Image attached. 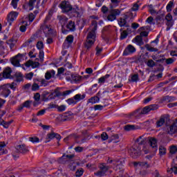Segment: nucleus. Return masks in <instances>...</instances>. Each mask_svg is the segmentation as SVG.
Returning a JSON list of instances; mask_svg holds the SVG:
<instances>
[{
	"label": "nucleus",
	"instance_id": "nucleus-1",
	"mask_svg": "<svg viewBox=\"0 0 177 177\" xmlns=\"http://www.w3.org/2000/svg\"><path fill=\"white\" fill-rule=\"evenodd\" d=\"M97 30V22L95 20L91 22V30L88 33L86 42L84 43V48L86 50H91L92 46L95 45L96 41V30Z\"/></svg>",
	"mask_w": 177,
	"mask_h": 177
},
{
	"label": "nucleus",
	"instance_id": "nucleus-2",
	"mask_svg": "<svg viewBox=\"0 0 177 177\" xmlns=\"http://www.w3.org/2000/svg\"><path fill=\"white\" fill-rule=\"evenodd\" d=\"M158 106L156 104L149 105L144 107L143 109H138L136 111L130 114V117H135V118H142L143 115L150 113L153 110H157Z\"/></svg>",
	"mask_w": 177,
	"mask_h": 177
},
{
	"label": "nucleus",
	"instance_id": "nucleus-3",
	"mask_svg": "<svg viewBox=\"0 0 177 177\" xmlns=\"http://www.w3.org/2000/svg\"><path fill=\"white\" fill-rule=\"evenodd\" d=\"M132 17H133V14L132 12H126L118 20L120 27H128V22L131 21Z\"/></svg>",
	"mask_w": 177,
	"mask_h": 177
},
{
	"label": "nucleus",
	"instance_id": "nucleus-4",
	"mask_svg": "<svg viewBox=\"0 0 177 177\" xmlns=\"http://www.w3.org/2000/svg\"><path fill=\"white\" fill-rule=\"evenodd\" d=\"M141 153L142 149H140V146L139 145H134L129 149V154H130L132 158H138Z\"/></svg>",
	"mask_w": 177,
	"mask_h": 177
},
{
	"label": "nucleus",
	"instance_id": "nucleus-5",
	"mask_svg": "<svg viewBox=\"0 0 177 177\" xmlns=\"http://www.w3.org/2000/svg\"><path fill=\"white\" fill-rule=\"evenodd\" d=\"M120 15H121V11L119 9H112L104 19L108 21H114L117 19V16H120Z\"/></svg>",
	"mask_w": 177,
	"mask_h": 177
},
{
	"label": "nucleus",
	"instance_id": "nucleus-6",
	"mask_svg": "<svg viewBox=\"0 0 177 177\" xmlns=\"http://www.w3.org/2000/svg\"><path fill=\"white\" fill-rule=\"evenodd\" d=\"M84 99H85V95H82L81 94H77L75 96H73V97L68 98V100H66V102L68 103V104H69V106H71L72 104L73 105L77 104L78 102Z\"/></svg>",
	"mask_w": 177,
	"mask_h": 177
},
{
	"label": "nucleus",
	"instance_id": "nucleus-7",
	"mask_svg": "<svg viewBox=\"0 0 177 177\" xmlns=\"http://www.w3.org/2000/svg\"><path fill=\"white\" fill-rule=\"evenodd\" d=\"M66 30H62L63 34H67V32H74L77 30L75 26V22L74 21L70 20L66 24Z\"/></svg>",
	"mask_w": 177,
	"mask_h": 177
},
{
	"label": "nucleus",
	"instance_id": "nucleus-8",
	"mask_svg": "<svg viewBox=\"0 0 177 177\" xmlns=\"http://www.w3.org/2000/svg\"><path fill=\"white\" fill-rule=\"evenodd\" d=\"M26 56V54H20L19 53L15 57L11 59V64L14 67H20V62H21V58Z\"/></svg>",
	"mask_w": 177,
	"mask_h": 177
},
{
	"label": "nucleus",
	"instance_id": "nucleus-9",
	"mask_svg": "<svg viewBox=\"0 0 177 177\" xmlns=\"http://www.w3.org/2000/svg\"><path fill=\"white\" fill-rule=\"evenodd\" d=\"M71 13L73 17H81L84 15V8L78 6L72 8Z\"/></svg>",
	"mask_w": 177,
	"mask_h": 177
},
{
	"label": "nucleus",
	"instance_id": "nucleus-10",
	"mask_svg": "<svg viewBox=\"0 0 177 177\" xmlns=\"http://www.w3.org/2000/svg\"><path fill=\"white\" fill-rule=\"evenodd\" d=\"M63 13H68L71 12L73 6L69 2L62 1L59 5Z\"/></svg>",
	"mask_w": 177,
	"mask_h": 177
},
{
	"label": "nucleus",
	"instance_id": "nucleus-11",
	"mask_svg": "<svg viewBox=\"0 0 177 177\" xmlns=\"http://www.w3.org/2000/svg\"><path fill=\"white\" fill-rule=\"evenodd\" d=\"M0 95L3 97H8L10 95V89L7 84L0 86Z\"/></svg>",
	"mask_w": 177,
	"mask_h": 177
},
{
	"label": "nucleus",
	"instance_id": "nucleus-12",
	"mask_svg": "<svg viewBox=\"0 0 177 177\" xmlns=\"http://www.w3.org/2000/svg\"><path fill=\"white\" fill-rule=\"evenodd\" d=\"M136 52V48L132 44H129L123 52V56H129V55H133Z\"/></svg>",
	"mask_w": 177,
	"mask_h": 177
},
{
	"label": "nucleus",
	"instance_id": "nucleus-13",
	"mask_svg": "<svg viewBox=\"0 0 177 177\" xmlns=\"http://www.w3.org/2000/svg\"><path fill=\"white\" fill-rule=\"evenodd\" d=\"M165 20L166 26H167L166 31H169L172 26H174V19H172V15L171 14H167L165 17Z\"/></svg>",
	"mask_w": 177,
	"mask_h": 177
},
{
	"label": "nucleus",
	"instance_id": "nucleus-14",
	"mask_svg": "<svg viewBox=\"0 0 177 177\" xmlns=\"http://www.w3.org/2000/svg\"><path fill=\"white\" fill-rule=\"evenodd\" d=\"M17 16H19V12L15 11H12L8 15L7 19L10 26H12V23L17 19Z\"/></svg>",
	"mask_w": 177,
	"mask_h": 177
},
{
	"label": "nucleus",
	"instance_id": "nucleus-15",
	"mask_svg": "<svg viewBox=\"0 0 177 177\" xmlns=\"http://www.w3.org/2000/svg\"><path fill=\"white\" fill-rule=\"evenodd\" d=\"M12 74V68L10 67H6L2 73H0V77H3V78H10V75Z\"/></svg>",
	"mask_w": 177,
	"mask_h": 177
},
{
	"label": "nucleus",
	"instance_id": "nucleus-16",
	"mask_svg": "<svg viewBox=\"0 0 177 177\" xmlns=\"http://www.w3.org/2000/svg\"><path fill=\"white\" fill-rule=\"evenodd\" d=\"M16 150L22 154H26V153H28L29 151L28 147L24 144L17 146Z\"/></svg>",
	"mask_w": 177,
	"mask_h": 177
},
{
	"label": "nucleus",
	"instance_id": "nucleus-17",
	"mask_svg": "<svg viewBox=\"0 0 177 177\" xmlns=\"http://www.w3.org/2000/svg\"><path fill=\"white\" fill-rule=\"evenodd\" d=\"M169 120L168 117L165 115H162L160 118L156 122L157 128H160V127H162Z\"/></svg>",
	"mask_w": 177,
	"mask_h": 177
},
{
	"label": "nucleus",
	"instance_id": "nucleus-18",
	"mask_svg": "<svg viewBox=\"0 0 177 177\" xmlns=\"http://www.w3.org/2000/svg\"><path fill=\"white\" fill-rule=\"evenodd\" d=\"M177 132V122L173 123L171 125L167 128V133L169 135H174V133H176Z\"/></svg>",
	"mask_w": 177,
	"mask_h": 177
},
{
	"label": "nucleus",
	"instance_id": "nucleus-19",
	"mask_svg": "<svg viewBox=\"0 0 177 177\" xmlns=\"http://www.w3.org/2000/svg\"><path fill=\"white\" fill-rule=\"evenodd\" d=\"M149 145L153 149V151L156 152L158 150V147H157V139L154 138H149Z\"/></svg>",
	"mask_w": 177,
	"mask_h": 177
},
{
	"label": "nucleus",
	"instance_id": "nucleus-20",
	"mask_svg": "<svg viewBox=\"0 0 177 177\" xmlns=\"http://www.w3.org/2000/svg\"><path fill=\"white\" fill-rule=\"evenodd\" d=\"M57 19L62 26H66V24H67V21H68V18L65 15H58Z\"/></svg>",
	"mask_w": 177,
	"mask_h": 177
},
{
	"label": "nucleus",
	"instance_id": "nucleus-21",
	"mask_svg": "<svg viewBox=\"0 0 177 177\" xmlns=\"http://www.w3.org/2000/svg\"><path fill=\"white\" fill-rule=\"evenodd\" d=\"M40 28L44 31V34H52V32H53V30L50 26L43 25Z\"/></svg>",
	"mask_w": 177,
	"mask_h": 177
},
{
	"label": "nucleus",
	"instance_id": "nucleus-22",
	"mask_svg": "<svg viewBox=\"0 0 177 177\" xmlns=\"http://www.w3.org/2000/svg\"><path fill=\"white\" fill-rule=\"evenodd\" d=\"M37 0H29L28 3L24 6V8H26L28 10H32Z\"/></svg>",
	"mask_w": 177,
	"mask_h": 177
},
{
	"label": "nucleus",
	"instance_id": "nucleus-23",
	"mask_svg": "<svg viewBox=\"0 0 177 177\" xmlns=\"http://www.w3.org/2000/svg\"><path fill=\"white\" fill-rule=\"evenodd\" d=\"M99 168L104 174H106V172L110 169V166L107 165L106 163H100L99 165Z\"/></svg>",
	"mask_w": 177,
	"mask_h": 177
},
{
	"label": "nucleus",
	"instance_id": "nucleus-24",
	"mask_svg": "<svg viewBox=\"0 0 177 177\" xmlns=\"http://www.w3.org/2000/svg\"><path fill=\"white\" fill-rule=\"evenodd\" d=\"M55 74L56 72L55 71V70L48 71L45 74V78L46 80H50V78L55 77Z\"/></svg>",
	"mask_w": 177,
	"mask_h": 177
},
{
	"label": "nucleus",
	"instance_id": "nucleus-25",
	"mask_svg": "<svg viewBox=\"0 0 177 177\" xmlns=\"http://www.w3.org/2000/svg\"><path fill=\"white\" fill-rule=\"evenodd\" d=\"M113 142V143H118L120 142V136L118 134H113L109 137V142Z\"/></svg>",
	"mask_w": 177,
	"mask_h": 177
},
{
	"label": "nucleus",
	"instance_id": "nucleus-26",
	"mask_svg": "<svg viewBox=\"0 0 177 177\" xmlns=\"http://www.w3.org/2000/svg\"><path fill=\"white\" fill-rule=\"evenodd\" d=\"M108 78H110V75L106 74L104 76H102L98 79V84L100 85H103L107 81Z\"/></svg>",
	"mask_w": 177,
	"mask_h": 177
},
{
	"label": "nucleus",
	"instance_id": "nucleus-27",
	"mask_svg": "<svg viewBox=\"0 0 177 177\" xmlns=\"http://www.w3.org/2000/svg\"><path fill=\"white\" fill-rule=\"evenodd\" d=\"M135 167H145V168H149L150 165L147 164V162H134Z\"/></svg>",
	"mask_w": 177,
	"mask_h": 177
},
{
	"label": "nucleus",
	"instance_id": "nucleus-28",
	"mask_svg": "<svg viewBox=\"0 0 177 177\" xmlns=\"http://www.w3.org/2000/svg\"><path fill=\"white\" fill-rule=\"evenodd\" d=\"M73 41L74 36H73V35H69L68 37H66L64 45H66V44H68V45H71V44H73Z\"/></svg>",
	"mask_w": 177,
	"mask_h": 177
},
{
	"label": "nucleus",
	"instance_id": "nucleus-29",
	"mask_svg": "<svg viewBox=\"0 0 177 177\" xmlns=\"http://www.w3.org/2000/svg\"><path fill=\"white\" fill-rule=\"evenodd\" d=\"M134 41H136V42L138 43V45H139V46H142V45H143L145 43L143 42V37H142V36L140 35H137L134 39Z\"/></svg>",
	"mask_w": 177,
	"mask_h": 177
},
{
	"label": "nucleus",
	"instance_id": "nucleus-30",
	"mask_svg": "<svg viewBox=\"0 0 177 177\" xmlns=\"http://www.w3.org/2000/svg\"><path fill=\"white\" fill-rule=\"evenodd\" d=\"M136 142L138 143V146L145 145L146 143V138H145V136H141L137 138Z\"/></svg>",
	"mask_w": 177,
	"mask_h": 177
},
{
	"label": "nucleus",
	"instance_id": "nucleus-31",
	"mask_svg": "<svg viewBox=\"0 0 177 177\" xmlns=\"http://www.w3.org/2000/svg\"><path fill=\"white\" fill-rule=\"evenodd\" d=\"M5 147H6V145L0 144V156L8 153V150Z\"/></svg>",
	"mask_w": 177,
	"mask_h": 177
},
{
	"label": "nucleus",
	"instance_id": "nucleus-32",
	"mask_svg": "<svg viewBox=\"0 0 177 177\" xmlns=\"http://www.w3.org/2000/svg\"><path fill=\"white\" fill-rule=\"evenodd\" d=\"M151 57L154 62H157L158 63H163L165 60L164 58L160 59V57L157 55H151Z\"/></svg>",
	"mask_w": 177,
	"mask_h": 177
},
{
	"label": "nucleus",
	"instance_id": "nucleus-33",
	"mask_svg": "<svg viewBox=\"0 0 177 177\" xmlns=\"http://www.w3.org/2000/svg\"><path fill=\"white\" fill-rule=\"evenodd\" d=\"M71 93H73V90H67L63 92H59L57 96H68Z\"/></svg>",
	"mask_w": 177,
	"mask_h": 177
},
{
	"label": "nucleus",
	"instance_id": "nucleus-34",
	"mask_svg": "<svg viewBox=\"0 0 177 177\" xmlns=\"http://www.w3.org/2000/svg\"><path fill=\"white\" fill-rule=\"evenodd\" d=\"M71 78L75 82H80V81H82V76L79 75H72Z\"/></svg>",
	"mask_w": 177,
	"mask_h": 177
},
{
	"label": "nucleus",
	"instance_id": "nucleus-35",
	"mask_svg": "<svg viewBox=\"0 0 177 177\" xmlns=\"http://www.w3.org/2000/svg\"><path fill=\"white\" fill-rule=\"evenodd\" d=\"M25 20H28L30 23H32L35 19V15L32 13H30L28 16L24 17Z\"/></svg>",
	"mask_w": 177,
	"mask_h": 177
},
{
	"label": "nucleus",
	"instance_id": "nucleus-36",
	"mask_svg": "<svg viewBox=\"0 0 177 177\" xmlns=\"http://www.w3.org/2000/svg\"><path fill=\"white\" fill-rule=\"evenodd\" d=\"M15 81L17 82H21L23 81V74L21 73H15Z\"/></svg>",
	"mask_w": 177,
	"mask_h": 177
},
{
	"label": "nucleus",
	"instance_id": "nucleus-37",
	"mask_svg": "<svg viewBox=\"0 0 177 177\" xmlns=\"http://www.w3.org/2000/svg\"><path fill=\"white\" fill-rule=\"evenodd\" d=\"M23 26H21L19 28L21 32H26V30H27V27L26 26H28L27 21H22Z\"/></svg>",
	"mask_w": 177,
	"mask_h": 177
},
{
	"label": "nucleus",
	"instance_id": "nucleus-38",
	"mask_svg": "<svg viewBox=\"0 0 177 177\" xmlns=\"http://www.w3.org/2000/svg\"><path fill=\"white\" fill-rule=\"evenodd\" d=\"M164 15H158L156 17V22L158 24H164Z\"/></svg>",
	"mask_w": 177,
	"mask_h": 177
},
{
	"label": "nucleus",
	"instance_id": "nucleus-39",
	"mask_svg": "<svg viewBox=\"0 0 177 177\" xmlns=\"http://www.w3.org/2000/svg\"><path fill=\"white\" fill-rule=\"evenodd\" d=\"M78 138H80V136H77L76 134H71L64 138V141L67 142V140H71V139H78Z\"/></svg>",
	"mask_w": 177,
	"mask_h": 177
},
{
	"label": "nucleus",
	"instance_id": "nucleus-40",
	"mask_svg": "<svg viewBox=\"0 0 177 177\" xmlns=\"http://www.w3.org/2000/svg\"><path fill=\"white\" fill-rule=\"evenodd\" d=\"M145 48L149 52H157L158 50V49H157L156 48L152 47L149 44H146Z\"/></svg>",
	"mask_w": 177,
	"mask_h": 177
},
{
	"label": "nucleus",
	"instance_id": "nucleus-41",
	"mask_svg": "<svg viewBox=\"0 0 177 177\" xmlns=\"http://www.w3.org/2000/svg\"><path fill=\"white\" fill-rule=\"evenodd\" d=\"M136 127L135 125L127 124L124 126V131H135Z\"/></svg>",
	"mask_w": 177,
	"mask_h": 177
},
{
	"label": "nucleus",
	"instance_id": "nucleus-42",
	"mask_svg": "<svg viewBox=\"0 0 177 177\" xmlns=\"http://www.w3.org/2000/svg\"><path fill=\"white\" fill-rule=\"evenodd\" d=\"M167 153V149H165L163 146H160L159 147V154L160 156H164Z\"/></svg>",
	"mask_w": 177,
	"mask_h": 177
},
{
	"label": "nucleus",
	"instance_id": "nucleus-43",
	"mask_svg": "<svg viewBox=\"0 0 177 177\" xmlns=\"http://www.w3.org/2000/svg\"><path fill=\"white\" fill-rule=\"evenodd\" d=\"M147 66L151 68H153V67L156 66V62H154L153 59H149L147 62Z\"/></svg>",
	"mask_w": 177,
	"mask_h": 177
},
{
	"label": "nucleus",
	"instance_id": "nucleus-44",
	"mask_svg": "<svg viewBox=\"0 0 177 177\" xmlns=\"http://www.w3.org/2000/svg\"><path fill=\"white\" fill-rule=\"evenodd\" d=\"M53 15V10H50L48 12V15L46 17V19H44V23L49 21V19L52 17Z\"/></svg>",
	"mask_w": 177,
	"mask_h": 177
},
{
	"label": "nucleus",
	"instance_id": "nucleus-45",
	"mask_svg": "<svg viewBox=\"0 0 177 177\" xmlns=\"http://www.w3.org/2000/svg\"><path fill=\"white\" fill-rule=\"evenodd\" d=\"M35 101L37 102V104H39V100H41V94L37 93L34 95Z\"/></svg>",
	"mask_w": 177,
	"mask_h": 177
},
{
	"label": "nucleus",
	"instance_id": "nucleus-46",
	"mask_svg": "<svg viewBox=\"0 0 177 177\" xmlns=\"http://www.w3.org/2000/svg\"><path fill=\"white\" fill-rule=\"evenodd\" d=\"M167 172L171 173L174 172L176 175L177 174V165H175L174 166L171 167L169 170H167Z\"/></svg>",
	"mask_w": 177,
	"mask_h": 177
},
{
	"label": "nucleus",
	"instance_id": "nucleus-47",
	"mask_svg": "<svg viewBox=\"0 0 177 177\" xmlns=\"http://www.w3.org/2000/svg\"><path fill=\"white\" fill-rule=\"evenodd\" d=\"M82 175H84V169L82 168L79 169L75 173L76 177H80L82 176Z\"/></svg>",
	"mask_w": 177,
	"mask_h": 177
},
{
	"label": "nucleus",
	"instance_id": "nucleus-48",
	"mask_svg": "<svg viewBox=\"0 0 177 177\" xmlns=\"http://www.w3.org/2000/svg\"><path fill=\"white\" fill-rule=\"evenodd\" d=\"M142 151H144L145 154H149L150 153V147L146 145L142 146Z\"/></svg>",
	"mask_w": 177,
	"mask_h": 177
},
{
	"label": "nucleus",
	"instance_id": "nucleus-49",
	"mask_svg": "<svg viewBox=\"0 0 177 177\" xmlns=\"http://www.w3.org/2000/svg\"><path fill=\"white\" fill-rule=\"evenodd\" d=\"M44 53L43 50H40L39 53V62L42 63L44 62Z\"/></svg>",
	"mask_w": 177,
	"mask_h": 177
},
{
	"label": "nucleus",
	"instance_id": "nucleus-50",
	"mask_svg": "<svg viewBox=\"0 0 177 177\" xmlns=\"http://www.w3.org/2000/svg\"><path fill=\"white\" fill-rule=\"evenodd\" d=\"M139 80V75L134 74L131 76V82H138Z\"/></svg>",
	"mask_w": 177,
	"mask_h": 177
},
{
	"label": "nucleus",
	"instance_id": "nucleus-51",
	"mask_svg": "<svg viewBox=\"0 0 177 177\" xmlns=\"http://www.w3.org/2000/svg\"><path fill=\"white\" fill-rule=\"evenodd\" d=\"M29 141L32 142V143H38L39 142V138L37 137H30Z\"/></svg>",
	"mask_w": 177,
	"mask_h": 177
},
{
	"label": "nucleus",
	"instance_id": "nucleus-52",
	"mask_svg": "<svg viewBox=\"0 0 177 177\" xmlns=\"http://www.w3.org/2000/svg\"><path fill=\"white\" fill-rule=\"evenodd\" d=\"M0 125H3V128H6V129H8L9 128V125H10V122H5V120H3Z\"/></svg>",
	"mask_w": 177,
	"mask_h": 177
},
{
	"label": "nucleus",
	"instance_id": "nucleus-53",
	"mask_svg": "<svg viewBox=\"0 0 177 177\" xmlns=\"http://www.w3.org/2000/svg\"><path fill=\"white\" fill-rule=\"evenodd\" d=\"M37 49H39V50H42V49H44V42H42V41H37Z\"/></svg>",
	"mask_w": 177,
	"mask_h": 177
},
{
	"label": "nucleus",
	"instance_id": "nucleus-54",
	"mask_svg": "<svg viewBox=\"0 0 177 177\" xmlns=\"http://www.w3.org/2000/svg\"><path fill=\"white\" fill-rule=\"evenodd\" d=\"M66 105H61V106L57 105V109L60 113H62V111H66Z\"/></svg>",
	"mask_w": 177,
	"mask_h": 177
},
{
	"label": "nucleus",
	"instance_id": "nucleus-55",
	"mask_svg": "<svg viewBox=\"0 0 177 177\" xmlns=\"http://www.w3.org/2000/svg\"><path fill=\"white\" fill-rule=\"evenodd\" d=\"M19 1L20 0H12L11 1V6L14 9H17V3H19Z\"/></svg>",
	"mask_w": 177,
	"mask_h": 177
},
{
	"label": "nucleus",
	"instance_id": "nucleus-56",
	"mask_svg": "<svg viewBox=\"0 0 177 177\" xmlns=\"http://www.w3.org/2000/svg\"><path fill=\"white\" fill-rule=\"evenodd\" d=\"M172 6H174V2L169 1L166 7L167 12H171V10H172Z\"/></svg>",
	"mask_w": 177,
	"mask_h": 177
},
{
	"label": "nucleus",
	"instance_id": "nucleus-57",
	"mask_svg": "<svg viewBox=\"0 0 177 177\" xmlns=\"http://www.w3.org/2000/svg\"><path fill=\"white\" fill-rule=\"evenodd\" d=\"M149 13H151V15H156V13H157V11H156V10H154V8H153V5H149Z\"/></svg>",
	"mask_w": 177,
	"mask_h": 177
},
{
	"label": "nucleus",
	"instance_id": "nucleus-58",
	"mask_svg": "<svg viewBox=\"0 0 177 177\" xmlns=\"http://www.w3.org/2000/svg\"><path fill=\"white\" fill-rule=\"evenodd\" d=\"M34 77V73L30 72L29 73L26 74L25 78L26 80H32V77Z\"/></svg>",
	"mask_w": 177,
	"mask_h": 177
},
{
	"label": "nucleus",
	"instance_id": "nucleus-59",
	"mask_svg": "<svg viewBox=\"0 0 177 177\" xmlns=\"http://www.w3.org/2000/svg\"><path fill=\"white\" fill-rule=\"evenodd\" d=\"M32 91H33L34 92H36V91H38V89H39V85H38V84L37 83H34L32 85Z\"/></svg>",
	"mask_w": 177,
	"mask_h": 177
},
{
	"label": "nucleus",
	"instance_id": "nucleus-60",
	"mask_svg": "<svg viewBox=\"0 0 177 177\" xmlns=\"http://www.w3.org/2000/svg\"><path fill=\"white\" fill-rule=\"evenodd\" d=\"M101 139L102 140H107V139H109V135H107V133L103 132L101 134Z\"/></svg>",
	"mask_w": 177,
	"mask_h": 177
},
{
	"label": "nucleus",
	"instance_id": "nucleus-61",
	"mask_svg": "<svg viewBox=\"0 0 177 177\" xmlns=\"http://www.w3.org/2000/svg\"><path fill=\"white\" fill-rule=\"evenodd\" d=\"M128 37V32H126V30H124L120 34V39H125Z\"/></svg>",
	"mask_w": 177,
	"mask_h": 177
},
{
	"label": "nucleus",
	"instance_id": "nucleus-62",
	"mask_svg": "<svg viewBox=\"0 0 177 177\" xmlns=\"http://www.w3.org/2000/svg\"><path fill=\"white\" fill-rule=\"evenodd\" d=\"M7 86H8V88L10 89H12V91H15L16 90V83L15 82H12L11 84H6Z\"/></svg>",
	"mask_w": 177,
	"mask_h": 177
},
{
	"label": "nucleus",
	"instance_id": "nucleus-63",
	"mask_svg": "<svg viewBox=\"0 0 177 177\" xmlns=\"http://www.w3.org/2000/svg\"><path fill=\"white\" fill-rule=\"evenodd\" d=\"M177 151V147L175 145H173L170 147V153L171 154H175Z\"/></svg>",
	"mask_w": 177,
	"mask_h": 177
},
{
	"label": "nucleus",
	"instance_id": "nucleus-64",
	"mask_svg": "<svg viewBox=\"0 0 177 177\" xmlns=\"http://www.w3.org/2000/svg\"><path fill=\"white\" fill-rule=\"evenodd\" d=\"M106 173H104L102 170H100L95 173H94V175H95V176H104Z\"/></svg>",
	"mask_w": 177,
	"mask_h": 177
}]
</instances>
